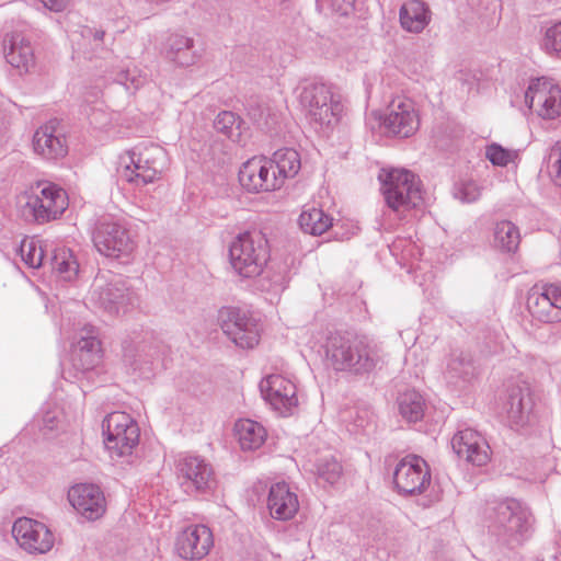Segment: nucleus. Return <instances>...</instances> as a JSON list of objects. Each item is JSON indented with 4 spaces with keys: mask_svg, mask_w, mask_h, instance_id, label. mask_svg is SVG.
Here are the masks:
<instances>
[{
    "mask_svg": "<svg viewBox=\"0 0 561 561\" xmlns=\"http://www.w3.org/2000/svg\"><path fill=\"white\" fill-rule=\"evenodd\" d=\"M325 356L336 371L364 376L381 367V347L366 335L351 332L331 333L325 341Z\"/></svg>",
    "mask_w": 561,
    "mask_h": 561,
    "instance_id": "1",
    "label": "nucleus"
},
{
    "mask_svg": "<svg viewBox=\"0 0 561 561\" xmlns=\"http://www.w3.org/2000/svg\"><path fill=\"white\" fill-rule=\"evenodd\" d=\"M482 518L489 534L511 549L523 543L530 526L529 513L515 499L488 501Z\"/></svg>",
    "mask_w": 561,
    "mask_h": 561,
    "instance_id": "2",
    "label": "nucleus"
},
{
    "mask_svg": "<svg viewBox=\"0 0 561 561\" xmlns=\"http://www.w3.org/2000/svg\"><path fill=\"white\" fill-rule=\"evenodd\" d=\"M268 259V241L260 230L243 231L229 245L230 264L233 271L244 278L261 275Z\"/></svg>",
    "mask_w": 561,
    "mask_h": 561,
    "instance_id": "3",
    "label": "nucleus"
},
{
    "mask_svg": "<svg viewBox=\"0 0 561 561\" xmlns=\"http://www.w3.org/2000/svg\"><path fill=\"white\" fill-rule=\"evenodd\" d=\"M378 180L385 202L393 211H405L421 205V182L413 172L407 169L382 168Z\"/></svg>",
    "mask_w": 561,
    "mask_h": 561,
    "instance_id": "4",
    "label": "nucleus"
},
{
    "mask_svg": "<svg viewBox=\"0 0 561 561\" xmlns=\"http://www.w3.org/2000/svg\"><path fill=\"white\" fill-rule=\"evenodd\" d=\"M129 163L123 178L136 186H144L160 179L167 163V151L159 145H138L127 152Z\"/></svg>",
    "mask_w": 561,
    "mask_h": 561,
    "instance_id": "5",
    "label": "nucleus"
},
{
    "mask_svg": "<svg viewBox=\"0 0 561 561\" xmlns=\"http://www.w3.org/2000/svg\"><path fill=\"white\" fill-rule=\"evenodd\" d=\"M92 241L102 255L112 259L127 257L136 248L129 230L111 215H103L96 219Z\"/></svg>",
    "mask_w": 561,
    "mask_h": 561,
    "instance_id": "6",
    "label": "nucleus"
},
{
    "mask_svg": "<svg viewBox=\"0 0 561 561\" xmlns=\"http://www.w3.org/2000/svg\"><path fill=\"white\" fill-rule=\"evenodd\" d=\"M123 360L134 371L147 375L152 364L164 353L165 345L154 332L149 330L134 331L122 343Z\"/></svg>",
    "mask_w": 561,
    "mask_h": 561,
    "instance_id": "7",
    "label": "nucleus"
},
{
    "mask_svg": "<svg viewBox=\"0 0 561 561\" xmlns=\"http://www.w3.org/2000/svg\"><path fill=\"white\" fill-rule=\"evenodd\" d=\"M105 446L112 457L130 455L139 443L140 431L137 422L125 412H112L102 422Z\"/></svg>",
    "mask_w": 561,
    "mask_h": 561,
    "instance_id": "8",
    "label": "nucleus"
},
{
    "mask_svg": "<svg viewBox=\"0 0 561 561\" xmlns=\"http://www.w3.org/2000/svg\"><path fill=\"white\" fill-rule=\"evenodd\" d=\"M217 321L222 332L240 348H253L260 341L256 319L239 307H222Z\"/></svg>",
    "mask_w": 561,
    "mask_h": 561,
    "instance_id": "9",
    "label": "nucleus"
},
{
    "mask_svg": "<svg viewBox=\"0 0 561 561\" xmlns=\"http://www.w3.org/2000/svg\"><path fill=\"white\" fill-rule=\"evenodd\" d=\"M175 468L180 485L188 495L205 494L216 486L213 466L199 456H181Z\"/></svg>",
    "mask_w": 561,
    "mask_h": 561,
    "instance_id": "10",
    "label": "nucleus"
},
{
    "mask_svg": "<svg viewBox=\"0 0 561 561\" xmlns=\"http://www.w3.org/2000/svg\"><path fill=\"white\" fill-rule=\"evenodd\" d=\"M299 99L312 122L320 126H331L337 122L341 104L333 100L331 89L327 84L307 83L302 87Z\"/></svg>",
    "mask_w": 561,
    "mask_h": 561,
    "instance_id": "11",
    "label": "nucleus"
},
{
    "mask_svg": "<svg viewBox=\"0 0 561 561\" xmlns=\"http://www.w3.org/2000/svg\"><path fill=\"white\" fill-rule=\"evenodd\" d=\"M431 480L430 466L422 457L414 454L403 457L393 471L394 488L404 496L422 494L431 484Z\"/></svg>",
    "mask_w": 561,
    "mask_h": 561,
    "instance_id": "12",
    "label": "nucleus"
},
{
    "mask_svg": "<svg viewBox=\"0 0 561 561\" xmlns=\"http://www.w3.org/2000/svg\"><path fill=\"white\" fill-rule=\"evenodd\" d=\"M91 299L108 314L117 316L121 312L125 313L130 306H134L137 297L122 278L113 277L104 284L96 279Z\"/></svg>",
    "mask_w": 561,
    "mask_h": 561,
    "instance_id": "13",
    "label": "nucleus"
},
{
    "mask_svg": "<svg viewBox=\"0 0 561 561\" xmlns=\"http://www.w3.org/2000/svg\"><path fill=\"white\" fill-rule=\"evenodd\" d=\"M385 129L399 138H409L420 127V117L412 100L404 96L394 98L380 117Z\"/></svg>",
    "mask_w": 561,
    "mask_h": 561,
    "instance_id": "14",
    "label": "nucleus"
},
{
    "mask_svg": "<svg viewBox=\"0 0 561 561\" xmlns=\"http://www.w3.org/2000/svg\"><path fill=\"white\" fill-rule=\"evenodd\" d=\"M273 163L266 158H252L239 170L241 186L250 193L272 192L282 187V178L272 169Z\"/></svg>",
    "mask_w": 561,
    "mask_h": 561,
    "instance_id": "15",
    "label": "nucleus"
},
{
    "mask_svg": "<svg viewBox=\"0 0 561 561\" xmlns=\"http://www.w3.org/2000/svg\"><path fill=\"white\" fill-rule=\"evenodd\" d=\"M26 206L38 224L59 218L68 207L67 193L55 184L43 187L38 195L28 198Z\"/></svg>",
    "mask_w": 561,
    "mask_h": 561,
    "instance_id": "16",
    "label": "nucleus"
},
{
    "mask_svg": "<svg viewBox=\"0 0 561 561\" xmlns=\"http://www.w3.org/2000/svg\"><path fill=\"white\" fill-rule=\"evenodd\" d=\"M260 391L264 400L283 416L293 414L298 405L296 386L280 375H270L262 379Z\"/></svg>",
    "mask_w": 561,
    "mask_h": 561,
    "instance_id": "17",
    "label": "nucleus"
},
{
    "mask_svg": "<svg viewBox=\"0 0 561 561\" xmlns=\"http://www.w3.org/2000/svg\"><path fill=\"white\" fill-rule=\"evenodd\" d=\"M12 535L20 547L31 553H45L54 545L50 530L43 523L27 517L14 522Z\"/></svg>",
    "mask_w": 561,
    "mask_h": 561,
    "instance_id": "18",
    "label": "nucleus"
},
{
    "mask_svg": "<svg viewBox=\"0 0 561 561\" xmlns=\"http://www.w3.org/2000/svg\"><path fill=\"white\" fill-rule=\"evenodd\" d=\"M504 408L510 427L515 431L524 428L530 422L534 409L530 386L526 381L512 385L507 389Z\"/></svg>",
    "mask_w": 561,
    "mask_h": 561,
    "instance_id": "19",
    "label": "nucleus"
},
{
    "mask_svg": "<svg viewBox=\"0 0 561 561\" xmlns=\"http://www.w3.org/2000/svg\"><path fill=\"white\" fill-rule=\"evenodd\" d=\"M72 507L85 519L96 520L106 511V500L101 488L93 483L73 485L68 492Z\"/></svg>",
    "mask_w": 561,
    "mask_h": 561,
    "instance_id": "20",
    "label": "nucleus"
},
{
    "mask_svg": "<svg viewBox=\"0 0 561 561\" xmlns=\"http://www.w3.org/2000/svg\"><path fill=\"white\" fill-rule=\"evenodd\" d=\"M451 448L459 459L473 466H484L490 460V447L484 437L472 428L458 431L451 438Z\"/></svg>",
    "mask_w": 561,
    "mask_h": 561,
    "instance_id": "21",
    "label": "nucleus"
},
{
    "mask_svg": "<svg viewBox=\"0 0 561 561\" xmlns=\"http://www.w3.org/2000/svg\"><path fill=\"white\" fill-rule=\"evenodd\" d=\"M214 545L213 533L205 525H193L176 537L175 550L185 560H202Z\"/></svg>",
    "mask_w": 561,
    "mask_h": 561,
    "instance_id": "22",
    "label": "nucleus"
},
{
    "mask_svg": "<svg viewBox=\"0 0 561 561\" xmlns=\"http://www.w3.org/2000/svg\"><path fill=\"white\" fill-rule=\"evenodd\" d=\"M3 53L7 62L20 75L28 73L35 67L34 49L31 42L21 33L13 32L4 36Z\"/></svg>",
    "mask_w": 561,
    "mask_h": 561,
    "instance_id": "23",
    "label": "nucleus"
},
{
    "mask_svg": "<svg viewBox=\"0 0 561 561\" xmlns=\"http://www.w3.org/2000/svg\"><path fill=\"white\" fill-rule=\"evenodd\" d=\"M33 148L37 154L47 160L64 158L68 151L66 138L57 133L55 121H50L35 131Z\"/></svg>",
    "mask_w": 561,
    "mask_h": 561,
    "instance_id": "24",
    "label": "nucleus"
},
{
    "mask_svg": "<svg viewBox=\"0 0 561 561\" xmlns=\"http://www.w3.org/2000/svg\"><path fill=\"white\" fill-rule=\"evenodd\" d=\"M267 508L273 518L289 520L299 510L298 496L286 482H277L270 488Z\"/></svg>",
    "mask_w": 561,
    "mask_h": 561,
    "instance_id": "25",
    "label": "nucleus"
},
{
    "mask_svg": "<svg viewBox=\"0 0 561 561\" xmlns=\"http://www.w3.org/2000/svg\"><path fill=\"white\" fill-rule=\"evenodd\" d=\"M163 57L180 67L194 65L198 56L194 50V39L182 34H171L163 43Z\"/></svg>",
    "mask_w": 561,
    "mask_h": 561,
    "instance_id": "26",
    "label": "nucleus"
},
{
    "mask_svg": "<svg viewBox=\"0 0 561 561\" xmlns=\"http://www.w3.org/2000/svg\"><path fill=\"white\" fill-rule=\"evenodd\" d=\"M430 19L428 7L421 0H410L400 9V23L409 32H422Z\"/></svg>",
    "mask_w": 561,
    "mask_h": 561,
    "instance_id": "27",
    "label": "nucleus"
},
{
    "mask_svg": "<svg viewBox=\"0 0 561 561\" xmlns=\"http://www.w3.org/2000/svg\"><path fill=\"white\" fill-rule=\"evenodd\" d=\"M447 374L450 379L470 382L478 375V366L469 352L455 351L448 360Z\"/></svg>",
    "mask_w": 561,
    "mask_h": 561,
    "instance_id": "28",
    "label": "nucleus"
},
{
    "mask_svg": "<svg viewBox=\"0 0 561 561\" xmlns=\"http://www.w3.org/2000/svg\"><path fill=\"white\" fill-rule=\"evenodd\" d=\"M539 106L538 114L543 118L554 119L561 114V90L558 85L538 89L530 99V106Z\"/></svg>",
    "mask_w": 561,
    "mask_h": 561,
    "instance_id": "29",
    "label": "nucleus"
},
{
    "mask_svg": "<svg viewBox=\"0 0 561 561\" xmlns=\"http://www.w3.org/2000/svg\"><path fill=\"white\" fill-rule=\"evenodd\" d=\"M527 309L531 317L542 323L561 321V307L548 304L546 296L537 295V289H530L527 295Z\"/></svg>",
    "mask_w": 561,
    "mask_h": 561,
    "instance_id": "30",
    "label": "nucleus"
},
{
    "mask_svg": "<svg viewBox=\"0 0 561 561\" xmlns=\"http://www.w3.org/2000/svg\"><path fill=\"white\" fill-rule=\"evenodd\" d=\"M234 430L243 450L257 449L266 438L265 428L260 423L249 419L239 420Z\"/></svg>",
    "mask_w": 561,
    "mask_h": 561,
    "instance_id": "31",
    "label": "nucleus"
},
{
    "mask_svg": "<svg viewBox=\"0 0 561 561\" xmlns=\"http://www.w3.org/2000/svg\"><path fill=\"white\" fill-rule=\"evenodd\" d=\"M273 163L272 169L277 178H282V185L286 179L294 178L300 170L299 153L291 148H283L273 153L268 159Z\"/></svg>",
    "mask_w": 561,
    "mask_h": 561,
    "instance_id": "32",
    "label": "nucleus"
},
{
    "mask_svg": "<svg viewBox=\"0 0 561 561\" xmlns=\"http://www.w3.org/2000/svg\"><path fill=\"white\" fill-rule=\"evenodd\" d=\"M400 415L409 423L421 421L425 413L426 403L423 396L416 390H407L398 399Z\"/></svg>",
    "mask_w": 561,
    "mask_h": 561,
    "instance_id": "33",
    "label": "nucleus"
},
{
    "mask_svg": "<svg viewBox=\"0 0 561 561\" xmlns=\"http://www.w3.org/2000/svg\"><path fill=\"white\" fill-rule=\"evenodd\" d=\"M520 233L518 227L510 220L496 222L493 229V245L502 252L513 253L518 249Z\"/></svg>",
    "mask_w": 561,
    "mask_h": 561,
    "instance_id": "34",
    "label": "nucleus"
},
{
    "mask_svg": "<svg viewBox=\"0 0 561 561\" xmlns=\"http://www.w3.org/2000/svg\"><path fill=\"white\" fill-rule=\"evenodd\" d=\"M332 217L322 209L312 207L304 210L298 219L301 230L312 236H320L332 227Z\"/></svg>",
    "mask_w": 561,
    "mask_h": 561,
    "instance_id": "35",
    "label": "nucleus"
},
{
    "mask_svg": "<svg viewBox=\"0 0 561 561\" xmlns=\"http://www.w3.org/2000/svg\"><path fill=\"white\" fill-rule=\"evenodd\" d=\"M240 117L230 111L220 112L214 121L215 129L232 140L240 137Z\"/></svg>",
    "mask_w": 561,
    "mask_h": 561,
    "instance_id": "36",
    "label": "nucleus"
},
{
    "mask_svg": "<svg viewBox=\"0 0 561 561\" xmlns=\"http://www.w3.org/2000/svg\"><path fill=\"white\" fill-rule=\"evenodd\" d=\"M51 268L64 279L71 280L79 271V264L70 251L61 250L51 259Z\"/></svg>",
    "mask_w": 561,
    "mask_h": 561,
    "instance_id": "37",
    "label": "nucleus"
},
{
    "mask_svg": "<svg viewBox=\"0 0 561 561\" xmlns=\"http://www.w3.org/2000/svg\"><path fill=\"white\" fill-rule=\"evenodd\" d=\"M542 47L550 56L561 59V21L546 28Z\"/></svg>",
    "mask_w": 561,
    "mask_h": 561,
    "instance_id": "38",
    "label": "nucleus"
},
{
    "mask_svg": "<svg viewBox=\"0 0 561 561\" xmlns=\"http://www.w3.org/2000/svg\"><path fill=\"white\" fill-rule=\"evenodd\" d=\"M20 254L23 262L32 268L43 265L44 251L34 240H23L20 245Z\"/></svg>",
    "mask_w": 561,
    "mask_h": 561,
    "instance_id": "39",
    "label": "nucleus"
},
{
    "mask_svg": "<svg viewBox=\"0 0 561 561\" xmlns=\"http://www.w3.org/2000/svg\"><path fill=\"white\" fill-rule=\"evenodd\" d=\"M318 479L333 485L342 474V466L334 458L321 459L317 466Z\"/></svg>",
    "mask_w": 561,
    "mask_h": 561,
    "instance_id": "40",
    "label": "nucleus"
},
{
    "mask_svg": "<svg viewBox=\"0 0 561 561\" xmlns=\"http://www.w3.org/2000/svg\"><path fill=\"white\" fill-rule=\"evenodd\" d=\"M102 358V352L78 351L72 352V365L77 370L89 371L96 367Z\"/></svg>",
    "mask_w": 561,
    "mask_h": 561,
    "instance_id": "41",
    "label": "nucleus"
},
{
    "mask_svg": "<svg viewBox=\"0 0 561 561\" xmlns=\"http://www.w3.org/2000/svg\"><path fill=\"white\" fill-rule=\"evenodd\" d=\"M485 157L493 165L506 167L516 158V152L503 148L499 144H491L485 148Z\"/></svg>",
    "mask_w": 561,
    "mask_h": 561,
    "instance_id": "42",
    "label": "nucleus"
},
{
    "mask_svg": "<svg viewBox=\"0 0 561 561\" xmlns=\"http://www.w3.org/2000/svg\"><path fill=\"white\" fill-rule=\"evenodd\" d=\"M530 289H537V295L546 296L548 304L553 307H561V285L560 284H536Z\"/></svg>",
    "mask_w": 561,
    "mask_h": 561,
    "instance_id": "43",
    "label": "nucleus"
},
{
    "mask_svg": "<svg viewBox=\"0 0 561 561\" xmlns=\"http://www.w3.org/2000/svg\"><path fill=\"white\" fill-rule=\"evenodd\" d=\"M84 331L87 334L80 336L75 346V350L102 352L101 341L95 335L94 329L91 327L89 329H84Z\"/></svg>",
    "mask_w": 561,
    "mask_h": 561,
    "instance_id": "44",
    "label": "nucleus"
},
{
    "mask_svg": "<svg viewBox=\"0 0 561 561\" xmlns=\"http://www.w3.org/2000/svg\"><path fill=\"white\" fill-rule=\"evenodd\" d=\"M286 265L279 266V270L277 272H274L272 276H270V272H267L266 278H268L271 283L267 286L266 290L279 293L287 287L289 283V276L288 273L286 272Z\"/></svg>",
    "mask_w": 561,
    "mask_h": 561,
    "instance_id": "45",
    "label": "nucleus"
},
{
    "mask_svg": "<svg viewBox=\"0 0 561 561\" xmlns=\"http://www.w3.org/2000/svg\"><path fill=\"white\" fill-rule=\"evenodd\" d=\"M455 196L461 202L472 203L480 196V191L476 183L465 182L456 187Z\"/></svg>",
    "mask_w": 561,
    "mask_h": 561,
    "instance_id": "46",
    "label": "nucleus"
},
{
    "mask_svg": "<svg viewBox=\"0 0 561 561\" xmlns=\"http://www.w3.org/2000/svg\"><path fill=\"white\" fill-rule=\"evenodd\" d=\"M113 80L125 85L127 90L130 88L137 90L145 82L144 77L131 73L129 69H122L115 77H113Z\"/></svg>",
    "mask_w": 561,
    "mask_h": 561,
    "instance_id": "47",
    "label": "nucleus"
},
{
    "mask_svg": "<svg viewBox=\"0 0 561 561\" xmlns=\"http://www.w3.org/2000/svg\"><path fill=\"white\" fill-rule=\"evenodd\" d=\"M549 161L551 162L554 182L561 186V139L551 148Z\"/></svg>",
    "mask_w": 561,
    "mask_h": 561,
    "instance_id": "48",
    "label": "nucleus"
},
{
    "mask_svg": "<svg viewBox=\"0 0 561 561\" xmlns=\"http://www.w3.org/2000/svg\"><path fill=\"white\" fill-rule=\"evenodd\" d=\"M83 38L95 42L96 46L103 43L105 32L103 30L92 28L90 26H83L81 30Z\"/></svg>",
    "mask_w": 561,
    "mask_h": 561,
    "instance_id": "49",
    "label": "nucleus"
},
{
    "mask_svg": "<svg viewBox=\"0 0 561 561\" xmlns=\"http://www.w3.org/2000/svg\"><path fill=\"white\" fill-rule=\"evenodd\" d=\"M355 0H331L332 9L340 15H347L354 9Z\"/></svg>",
    "mask_w": 561,
    "mask_h": 561,
    "instance_id": "50",
    "label": "nucleus"
},
{
    "mask_svg": "<svg viewBox=\"0 0 561 561\" xmlns=\"http://www.w3.org/2000/svg\"><path fill=\"white\" fill-rule=\"evenodd\" d=\"M39 1L44 4L45 8L49 9L50 11L61 12L68 7L70 0H39Z\"/></svg>",
    "mask_w": 561,
    "mask_h": 561,
    "instance_id": "51",
    "label": "nucleus"
},
{
    "mask_svg": "<svg viewBox=\"0 0 561 561\" xmlns=\"http://www.w3.org/2000/svg\"><path fill=\"white\" fill-rule=\"evenodd\" d=\"M249 115L253 119V122L260 124L262 118V110L260 107H251L249 110Z\"/></svg>",
    "mask_w": 561,
    "mask_h": 561,
    "instance_id": "52",
    "label": "nucleus"
},
{
    "mask_svg": "<svg viewBox=\"0 0 561 561\" xmlns=\"http://www.w3.org/2000/svg\"><path fill=\"white\" fill-rule=\"evenodd\" d=\"M43 423H44L46 428L54 430V427H55V416L51 415L50 413H47L44 416V419H43Z\"/></svg>",
    "mask_w": 561,
    "mask_h": 561,
    "instance_id": "53",
    "label": "nucleus"
}]
</instances>
